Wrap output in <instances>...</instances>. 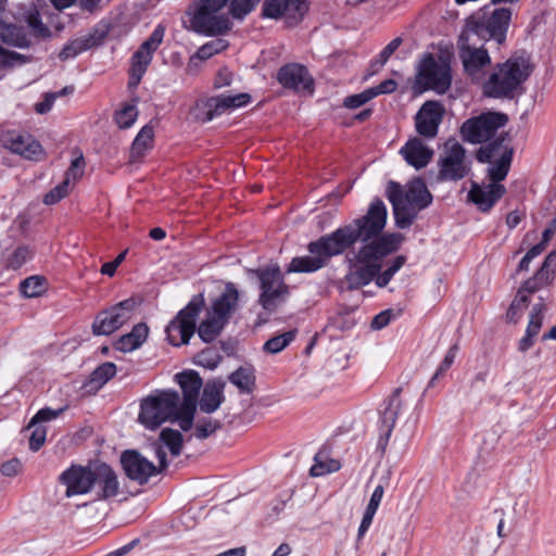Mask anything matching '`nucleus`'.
<instances>
[{
    "mask_svg": "<svg viewBox=\"0 0 556 556\" xmlns=\"http://www.w3.org/2000/svg\"><path fill=\"white\" fill-rule=\"evenodd\" d=\"M408 165L416 169L426 167L433 157V150L420 138L409 139L400 150Z\"/></svg>",
    "mask_w": 556,
    "mask_h": 556,
    "instance_id": "cd10ccee",
    "label": "nucleus"
},
{
    "mask_svg": "<svg viewBox=\"0 0 556 556\" xmlns=\"http://www.w3.org/2000/svg\"><path fill=\"white\" fill-rule=\"evenodd\" d=\"M229 381L242 393H250L255 386L254 371L248 367H240L229 376Z\"/></svg>",
    "mask_w": 556,
    "mask_h": 556,
    "instance_id": "ea45409f",
    "label": "nucleus"
},
{
    "mask_svg": "<svg viewBox=\"0 0 556 556\" xmlns=\"http://www.w3.org/2000/svg\"><path fill=\"white\" fill-rule=\"evenodd\" d=\"M164 447L168 450L172 456H178L182 448V434L178 430L170 428H165L161 431L159 441L154 444V452L161 468L167 467Z\"/></svg>",
    "mask_w": 556,
    "mask_h": 556,
    "instance_id": "7c9ffc66",
    "label": "nucleus"
},
{
    "mask_svg": "<svg viewBox=\"0 0 556 556\" xmlns=\"http://www.w3.org/2000/svg\"><path fill=\"white\" fill-rule=\"evenodd\" d=\"M22 294L26 298H37L47 291V282L43 277L30 276L20 285Z\"/></svg>",
    "mask_w": 556,
    "mask_h": 556,
    "instance_id": "37998d69",
    "label": "nucleus"
},
{
    "mask_svg": "<svg viewBox=\"0 0 556 556\" xmlns=\"http://www.w3.org/2000/svg\"><path fill=\"white\" fill-rule=\"evenodd\" d=\"M475 35L463 28L458 41V56L464 70H483L491 64V58L483 45L478 46Z\"/></svg>",
    "mask_w": 556,
    "mask_h": 556,
    "instance_id": "aec40b11",
    "label": "nucleus"
},
{
    "mask_svg": "<svg viewBox=\"0 0 556 556\" xmlns=\"http://www.w3.org/2000/svg\"><path fill=\"white\" fill-rule=\"evenodd\" d=\"M451 83V72H418L415 89L418 92L433 90L437 93H444L450 88Z\"/></svg>",
    "mask_w": 556,
    "mask_h": 556,
    "instance_id": "2f4dec72",
    "label": "nucleus"
},
{
    "mask_svg": "<svg viewBox=\"0 0 556 556\" xmlns=\"http://www.w3.org/2000/svg\"><path fill=\"white\" fill-rule=\"evenodd\" d=\"M63 412V408L61 409H51V408H42L37 412V414L31 418L29 422V427L35 426L38 422H46L55 419L61 413Z\"/></svg>",
    "mask_w": 556,
    "mask_h": 556,
    "instance_id": "13d9d810",
    "label": "nucleus"
},
{
    "mask_svg": "<svg viewBox=\"0 0 556 556\" xmlns=\"http://www.w3.org/2000/svg\"><path fill=\"white\" fill-rule=\"evenodd\" d=\"M110 31V25L105 23L97 24L88 34L72 39L64 45L59 52L62 61L71 60L89 49L99 47L103 43Z\"/></svg>",
    "mask_w": 556,
    "mask_h": 556,
    "instance_id": "4be33fe9",
    "label": "nucleus"
},
{
    "mask_svg": "<svg viewBox=\"0 0 556 556\" xmlns=\"http://www.w3.org/2000/svg\"><path fill=\"white\" fill-rule=\"evenodd\" d=\"M138 117V110L135 104H124L115 112V122L121 129L129 128Z\"/></svg>",
    "mask_w": 556,
    "mask_h": 556,
    "instance_id": "49530a36",
    "label": "nucleus"
},
{
    "mask_svg": "<svg viewBox=\"0 0 556 556\" xmlns=\"http://www.w3.org/2000/svg\"><path fill=\"white\" fill-rule=\"evenodd\" d=\"M305 11V0H264L262 15L273 20L295 14L302 17Z\"/></svg>",
    "mask_w": 556,
    "mask_h": 556,
    "instance_id": "c756f323",
    "label": "nucleus"
},
{
    "mask_svg": "<svg viewBox=\"0 0 556 556\" xmlns=\"http://www.w3.org/2000/svg\"><path fill=\"white\" fill-rule=\"evenodd\" d=\"M544 304L542 302L534 304L530 314V319L526 330V336L519 341V350L526 352L533 344V338L540 332L543 320Z\"/></svg>",
    "mask_w": 556,
    "mask_h": 556,
    "instance_id": "c9c22d12",
    "label": "nucleus"
},
{
    "mask_svg": "<svg viewBox=\"0 0 556 556\" xmlns=\"http://www.w3.org/2000/svg\"><path fill=\"white\" fill-rule=\"evenodd\" d=\"M253 101L249 92L226 90L219 94L201 98L191 106L190 116L200 123H208L223 115H230L247 108Z\"/></svg>",
    "mask_w": 556,
    "mask_h": 556,
    "instance_id": "423d86ee",
    "label": "nucleus"
},
{
    "mask_svg": "<svg viewBox=\"0 0 556 556\" xmlns=\"http://www.w3.org/2000/svg\"><path fill=\"white\" fill-rule=\"evenodd\" d=\"M0 141L4 149L26 160L40 161L45 157L42 146L29 134L7 130L1 135Z\"/></svg>",
    "mask_w": 556,
    "mask_h": 556,
    "instance_id": "412c9836",
    "label": "nucleus"
},
{
    "mask_svg": "<svg viewBox=\"0 0 556 556\" xmlns=\"http://www.w3.org/2000/svg\"><path fill=\"white\" fill-rule=\"evenodd\" d=\"M435 56L439 70H451L454 60V47L451 43L439 42Z\"/></svg>",
    "mask_w": 556,
    "mask_h": 556,
    "instance_id": "09e8293b",
    "label": "nucleus"
},
{
    "mask_svg": "<svg viewBox=\"0 0 556 556\" xmlns=\"http://www.w3.org/2000/svg\"><path fill=\"white\" fill-rule=\"evenodd\" d=\"M444 110L439 102L427 101L415 117L416 130L426 138H434L442 122Z\"/></svg>",
    "mask_w": 556,
    "mask_h": 556,
    "instance_id": "a878e982",
    "label": "nucleus"
},
{
    "mask_svg": "<svg viewBox=\"0 0 556 556\" xmlns=\"http://www.w3.org/2000/svg\"><path fill=\"white\" fill-rule=\"evenodd\" d=\"M342 241L331 232L311 242L307 247L309 255L294 257L288 266V273H313L323 268L332 256L345 251Z\"/></svg>",
    "mask_w": 556,
    "mask_h": 556,
    "instance_id": "9d476101",
    "label": "nucleus"
},
{
    "mask_svg": "<svg viewBox=\"0 0 556 556\" xmlns=\"http://www.w3.org/2000/svg\"><path fill=\"white\" fill-rule=\"evenodd\" d=\"M121 462L126 476L140 484L146 483L164 469L160 467V463L153 464L137 451H125Z\"/></svg>",
    "mask_w": 556,
    "mask_h": 556,
    "instance_id": "5701e85b",
    "label": "nucleus"
},
{
    "mask_svg": "<svg viewBox=\"0 0 556 556\" xmlns=\"http://www.w3.org/2000/svg\"><path fill=\"white\" fill-rule=\"evenodd\" d=\"M46 435L45 427H36L29 438V448L34 452L38 451L45 444Z\"/></svg>",
    "mask_w": 556,
    "mask_h": 556,
    "instance_id": "bf43d9fd",
    "label": "nucleus"
},
{
    "mask_svg": "<svg viewBox=\"0 0 556 556\" xmlns=\"http://www.w3.org/2000/svg\"><path fill=\"white\" fill-rule=\"evenodd\" d=\"M397 83L394 79H387L380 85L370 88L375 92V97L379 94L391 93L396 89Z\"/></svg>",
    "mask_w": 556,
    "mask_h": 556,
    "instance_id": "69168bd1",
    "label": "nucleus"
},
{
    "mask_svg": "<svg viewBox=\"0 0 556 556\" xmlns=\"http://www.w3.org/2000/svg\"><path fill=\"white\" fill-rule=\"evenodd\" d=\"M116 374V367L113 363H104L99 366L91 375V381L98 387H102Z\"/></svg>",
    "mask_w": 556,
    "mask_h": 556,
    "instance_id": "3c124183",
    "label": "nucleus"
},
{
    "mask_svg": "<svg viewBox=\"0 0 556 556\" xmlns=\"http://www.w3.org/2000/svg\"><path fill=\"white\" fill-rule=\"evenodd\" d=\"M510 20L509 8L495 9L489 15L484 10H479L466 18L464 28L479 40H494L497 45H503L506 41Z\"/></svg>",
    "mask_w": 556,
    "mask_h": 556,
    "instance_id": "1a4fd4ad",
    "label": "nucleus"
},
{
    "mask_svg": "<svg viewBox=\"0 0 556 556\" xmlns=\"http://www.w3.org/2000/svg\"><path fill=\"white\" fill-rule=\"evenodd\" d=\"M66 486L67 497L83 495L93 491V466H72L60 477Z\"/></svg>",
    "mask_w": 556,
    "mask_h": 556,
    "instance_id": "393cba45",
    "label": "nucleus"
},
{
    "mask_svg": "<svg viewBox=\"0 0 556 556\" xmlns=\"http://www.w3.org/2000/svg\"><path fill=\"white\" fill-rule=\"evenodd\" d=\"M389 200L393 205L396 226L404 229L413 224L420 210L431 203L432 197L421 179H414L405 190L399 186L391 190Z\"/></svg>",
    "mask_w": 556,
    "mask_h": 556,
    "instance_id": "20e7f679",
    "label": "nucleus"
},
{
    "mask_svg": "<svg viewBox=\"0 0 556 556\" xmlns=\"http://www.w3.org/2000/svg\"><path fill=\"white\" fill-rule=\"evenodd\" d=\"M22 463L17 458H12L2 464L0 472L5 477H16L22 471Z\"/></svg>",
    "mask_w": 556,
    "mask_h": 556,
    "instance_id": "052dcab7",
    "label": "nucleus"
},
{
    "mask_svg": "<svg viewBox=\"0 0 556 556\" xmlns=\"http://www.w3.org/2000/svg\"><path fill=\"white\" fill-rule=\"evenodd\" d=\"M149 328L144 324L136 325L132 330L122 336L114 344L115 349L128 353L138 349L148 338Z\"/></svg>",
    "mask_w": 556,
    "mask_h": 556,
    "instance_id": "f704fd0d",
    "label": "nucleus"
},
{
    "mask_svg": "<svg viewBox=\"0 0 556 556\" xmlns=\"http://www.w3.org/2000/svg\"><path fill=\"white\" fill-rule=\"evenodd\" d=\"M220 362L219 354L213 349H206L198 353L194 357V363L207 369H214Z\"/></svg>",
    "mask_w": 556,
    "mask_h": 556,
    "instance_id": "603ef678",
    "label": "nucleus"
},
{
    "mask_svg": "<svg viewBox=\"0 0 556 556\" xmlns=\"http://www.w3.org/2000/svg\"><path fill=\"white\" fill-rule=\"evenodd\" d=\"M154 129L150 125L143 126L137 134L130 150L131 162L139 161L153 147Z\"/></svg>",
    "mask_w": 556,
    "mask_h": 556,
    "instance_id": "e433bc0d",
    "label": "nucleus"
},
{
    "mask_svg": "<svg viewBox=\"0 0 556 556\" xmlns=\"http://www.w3.org/2000/svg\"><path fill=\"white\" fill-rule=\"evenodd\" d=\"M176 381L180 386L184 400L179 399L180 429L188 431L192 428L197 409V399L202 387V379L195 371H184L176 375Z\"/></svg>",
    "mask_w": 556,
    "mask_h": 556,
    "instance_id": "2eb2a0df",
    "label": "nucleus"
},
{
    "mask_svg": "<svg viewBox=\"0 0 556 556\" xmlns=\"http://www.w3.org/2000/svg\"><path fill=\"white\" fill-rule=\"evenodd\" d=\"M223 389V383L206 384L200 399V409L207 414L218 409L224 401Z\"/></svg>",
    "mask_w": 556,
    "mask_h": 556,
    "instance_id": "4c0bfd02",
    "label": "nucleus"
},
{
    "mask_svg": "<svg viewBox=\"0 0 556 556\" xmlns=\"http://www.w3.org/2000/svg\"><path fill=\"white\" fill-rule=\"evenodd\" d=\"M238 298L239 294L233 285L228 283L223 294L212 303L205 319L198 329L199 337L204 342H212L216 339L235 308Z\"/></svg>",
    "mask_w": 556,
    "mask_h": 556,
    "instance_id": "f8f14e48",
    "label": "nucleus"
},
{
    "mask_svg": "<svg viewBox=\"0 0 556 556\" xmlns=\"http://www.w3.org/2000/svg\"><path fill=\"white\" fill-rule=\"evenodd\" d=\"M506 123L507 116L503 113H483L465 122L462 126V135L471 143H480L489 140Z\"/></svg>",
    "mask_w": 556,
    "mask_h": 556,
    "instance_id": "6ab92c4d",
    "label": "nucleus"
},
{
    "mask_svg": "<svg viewBox=\"0 0 556 556\" xmlns=\"http://www.w3.org/2000/svg\"><path fill=\"white\" fill-rule=\"evenodd\" d=\"M219 426L220 425L217 420H200L195 427L194 435L201 440L206 439L207 437L213 434L219 428Z\"/></svg>",
    "mask_w": 556,
    "mask_h": 556,
    "instance_id": "4d7b16f0",
    "label": "nucleus"
},
{
    "mask_svg": "<svg viewBox=\"0 0 556 556\" xmlns=\"http://www.w3.org/2000/svg\"><path fill=\"white\" fill-rule=\"evenodd\" d=\"M375 98V92L370 88L364 90L361 93L351 94L343 101V106L346 109L355 110L369 102Z\"/></svg>",
    "mask_w": 556,
    "mask_h": 556,
    "instance_id": "864d4df0",
    "label": "nucleus"
},
{
    "mask_svg": "<svg viewBox=\"0 0 556 556\" xmlns=\"http://www.w3.org/2000/svg\"><path fill=\"white\" fill-rule=\"evenodd\" d=\"M230 3L231 0H197L190 18L192 29L206 36L228 33L232 27Z\"/></svg>",
    "mask_w": 556,
    "mask_h": 556,
    "instance_id": "39448f33",
    "label": "nucleus"
},
{
    "mask_svg": "<svg viewBox=\"0 0 556 556\" xmlns=\"http://www.w3.org/2000/svg\"><path fill=\"white\" fill-rule=\"evenodd\" d=\"M0 40L18 48H27L31 43L24 27L10 23H0Z\"/></svg>",
    "mask_w": 556,
    "mask_h": 556,
    "instance_id": "72a5a7b5",
    "label": "nucleus"
},
{
    "mask_svg": "<svg viewBox=\"0 0 556 556\" xmlns=\"http://www.w3.org/2000/svg\"><path fill=\"white\" fill-rule=\"evenodd\" d=\"M513 151L504 140L480 148L478 160L490 164L488 168L489 182L472 184L469 199L482 212H486L504 195L506 189L501 184L509 172Z\"/></svg>",
    "mask_w": 556,
    "mask_h": 556,
    "instance_id": "7ed1b4c3",
    "label": "nucleus"
},
{
    "mask_svg": "<svg viewBox=\"0 0 556 556\" xmlns=\"http://www.w3.org/2000/svg\"><path fill=\"white\" fill-rule=\"evenodd\" d=\"M535 64L526 50L516 51L506 62L498 63L494 70H532Z\"/></svg>",
    "mask_w": 556,
    "mask_h": 556,
    "instance_id": "a19ab883",
    "label": "nucleus"
},
{
    "mask_svg": "<svg viewBox=\"0 0 556 556\" xmlns=\"http://www.w3.org/2000/svg\"><path fill=\"white\" fill-rule=\"evenodd\" d=\"M397 420H403L407 431L412 433L417 422V416L413 403L401 399L399 394H394L390 397L381 414L383 438H381L380 442L383 446L387 445Z\"/></svg>",
    "mask_w": 556,
    "mask_h": 556,
    "instance_id": "4468645a",
    "label": "nucleus"
},
{
    "mask_svg": "<svg viewBox=\"0 0 556 556\" xmlns=\"http://www.w3.org/2000/svg\"><path fill=\"white\" fill-rule=\"evenodd\" d=\"M29 256V252L26 248L16 249L11 256V265L13 267H20L26 262Z\"/></svg>",
    "mask_w": 556,
    "mask_h": 556,
    "instance_id": "774afa93",
    "label": "nucleus"
},
{
    "mask_svg": "<svg viewBox=\"0 0 556 556\" xmlns=\"http://www.w3.org/2000/svg\"><path fill=\"white\" fill-rule=\"evenodd\" d=\"M165 35V27L157 25L152 34L141 43L138 50L132 54L131 63L132 70H146L153 58L154 52L163 42Z\"/></svg>",
    "mask_w": 556,
    "mask_h": 556,
    "instance_id": "c85d7f7f",
    "label": "nucleus"
},
{
    "mask_svg": "<svg viewBox=\"0 0 556 556\" xmlns=\"http://www.w3.org/2000/svg\"><path fill=\"white\" fill-rule=\"evenodd\" d=\"M25 20L34 37L46 39L51 36L50 28L43 24L40 13L37 9L34 8L29 10L26 13Z\"/></svg>",
    "mask_w": 556,
    "mask_h": 556,
    "instance_id": "79ce46f5",
    "label": "nucleus"
},
{
    "mask_svg": "<svg viewBox=\"0 0 556 556\" xmlns=\"http://www.w3.org/2000/svg\"><path fill=\"white\" fill-rule=\"evenodd\" d=\"M315 464L311 467L313 477H320L327 473L336 472L341 465L337 459L330 458L326 452H319L315 455Z\"/></svg>",
    "mask_w": 556,
    "mask_h": 556,
    "instance_id": "58836bf2",
    "label": "nucleus"
},
{
    "mask_svg": "<svg viewBox=\"0 0 556 556\" xmlns=\"http://www.w3.org/2000/svg\"><path fill=\"white\" fill-rule=\"evenodd\" d=\"M73 188L67 182L62 181L60 185L50 190L43 198V203L53 205L64 199Z\"/></svg>",
    "mask_w": 556,
    "mask_h": 556,
    "instance_id": "6e6d98bb",
    "label": "nucleus"
},
{
    "mask_svg": "<svg viewBox=\"0 0 556 556\" xmlns=\"http://www.w3.org/2000/svg\"><path fill=\"white\" fill-rule=\"evenodd\" d=\"M204 305L202 295L194 296L166 327L168 342L174 346L187 344L195 330V321Z\"/></svg>",
    "mask_w": 556,
    "mask_h": 556,
    "instance_id": "ddd939ff",
    "label": "nucleus"
},
{
    "mask_svg": "<svg viewBox=\"0 0 556 556\" xmlns=\"http://www.w3.org/2000/svg\"><path fill=\"white\" fill-rule=\"evenodd\" d=\"M262 293L260 304L266 311H275L283 303L289 295V288L283 282L280 269L277 266H270L260 271Z\"/></svg>",
    "mask_w": 556,
    "mask_h": 556,
    "instance_id": "dca6fc26",
    "label": "nucleus"
},
{
    "mask_svg": "<svg viewBox=\"0 0 556 556\" xmlns=\"http://www.w3.org/2000/svg\"><path fill=\"white\" fill-rule=\"evenodd\" d=\"M528 78V72H492L483 84V93L491 98L508 97Z\"/></svg>",
    "mask_w": 556,
    "mask_h": 556,
    "instance_id": "b1692460",
    "label": "nucleus"
},
{
    "mask_svg": "<svg viewBox=\"0 0 556 556\" xmlns=\"http://www.w3.org/2000/svg\"><path fill=\"white\" fill-rule=\"evenodd\" d=\"M383 494H384L383 486L380 484L377 485L370 496V500H369V503H368L366 509L377 511V509L382 501Z\"/></svg>",
    "mask_w": 556,
    "mask_h": 556,
    "instance_id": "0e129e2a",
    "label": "nucleus"
},
{
    "mask_svg": "<svg viewBox=\"0 0 556 556\" xmlns=\"http://www.w3.org/2000/svg\"><path fill=\"white\" fill-rule=\"evenodd\" d=\"M276 79L285 88L295 91H313L314 81L308 72H277Z\"/></svg>",
    "mask_w": 556,
    "mask_h": 556,
    "instance_id": "473e14b6",
    "label": "nucleus"
},
{
    "mask_svg": "<svg viewBox=\"0 0 556 556\" xmlns=\"http://www.w3.org/2000/svg\"><path fill=\"white\" fill-rule=\"evenodd\" d=\"M228 43L224 39H216L211 42L203 45L198 51L197 56L201 60H206L213 56L214 54L225 50Z\"/></svg>",
    "mask_w": 556,
    "mask_h": 556,
    "instance_id": "5fc2aeb1",
    "label": "nucleus"
},
{
    "mask_svg": "<svg viewBox=\"0 0 556 556\" xmlns=\"http://www.w3.org/2000/svg\"><path fill=\"white\" fill-rule=\"evenodd\" d=\"M440 177L446 180H458L469 172V161L465 149L455 139H448L444 143L443 152L439 159Z\"/></svg>",
    "mask_w": 556,
    "mask_h": 556,
    "instance_id": "a211bd4d",
    "label": "nucleus"
},
{
    "mask_svg": "<svg viewBox=\"0 0 556 556\" xmlns=\"http://www.w3.org/2000/svg\"><path fill=\"white\" fill-rule=\"evenodd\" d=\"M404 236L391 232L378 238H363L362 245L349 257V273L345 280L351 289L368 285L381 270L383 258L397 251Z\"/></svg>",
    "mask_w": 556,
    "mask_h": 556,
    "instance_id": "f257e3e1",
    "label": "nucleus"
},
{
    "mask_svg": "<svg viewBox=\"0 0 556 556\" xmlns=\"http://www.w3.org/2000/svg\"><path fill=\"white\" fill-rule=\"evenodd\" d=\"M179 394L162 391L147 396L141 402L139 422L149 430L157 429L165 421H177L180 426Z\"/></svg>",
    "mask_w": 556,
    "mask_h": 556,
    "instance_id": "6e6552de",
    "label": "nucleus"
},
{
    "mask_svg": "<svg viewBox=\"0 0 556 556\" xmlns=\"http://www.w3.org/2000/svg\"><path fill=\"white\" fill-rule=\"evenodd\" d=\"M136 302L127 299L100 312L92 323L93 334L109 336L118 330L132 318Z\"/></svg>",
    "mask_w": 556,
    "mask_h": 556,
    "instance_id": "f3484780",
    "label": "nucleus"
},
{
    "mask_svg": "<svg viewBox=\"0 0 556 556\" xmlns=\"http://www.w3.org/2000/svg\"><path fill=\"white\" fill-rule=\"evenodd\" d=\"M404 236L391 232L378 238H363L362 245L349 257V273L345 280L351 289L368 285L381 270L383 258L397 251Z\"/></svg>",
    "mask_w": 556,
    "mask_h": 556,
    "instance_id": "f03ea898",
    "label": "nucleus"
},
{
    "mask_svg": "<svg viewBox=\"0 0 556 556\" xmlns=\"http://www.w3.org/2000/svg\"><path fill=\"white\" fill-rule=\"evenodd\" d=\"M261 0H231L230 12L236 20H243L251 13Z\"/></svg>",
    "mask_w": 556,
    "mask_h": 556,
    "instance_id": "8fccbe9b",
    "label": "nucleus"
},
{
    "mask_svg": "<svg viewBox=\"0 0 556 556\" xmlns=\"http://www.w3.org/2000/svg\"><path fill=\"white\" fill-rule=\"evenodd\" d=\"M93 490L100 500H106L118 494L117 475L110 466L105 464L93 465Z\"/></svg>",
    "mask_w": 556,
    "mask_h": 556,
    "instance_id": "bb28decb",
    "label": "nucleus"
},
{
    "mask_svg": "<svg viewBox=\"0 0 556 556\" xmlns=\"http://www.w3.org/2000/svg\"><path fill=\"white\" fill-rule=\"evenodd\" d=\"M417 70H439L434 54L426 52L422 54Z\"/></svg>",
    "mask_w": 556,
    "mask_h": 556,
    "instance_id": "338daca9",
    "label": "nucleus"
},
{
    "mask_svg": "<svg viewBox=\"0 0 556 556\" xmlns=\"http://www.w3.org/2000/svg\"><path fill=\"white\" fill-rule=\"evenodd\" d=\"M387 207L381 200H375L363 217L354 219L351 224L334 230V235L342 241L344 250L352 247L359 238L372 239L380 237L387 224Z\"/></svg>",
    "mask_w": 556,
    "mask_h": 556,
    "instance_id": "0eeeda50",
    "label": "nucleus"
},
{
    "mask_svg": "<svg viewBox=\"0 0 556 556\" xmlns=\"http://www.w3.org/2000/svg\"><path fill=\"white\" fill-rule=\"evenodd\" d=\"M73 92H74V87L66 86L63 89H61L60 91L46 93L43 96V99L41 101H38L35 104L36 113L41 114V115L47 114L48 112L51 111V109L53 108V104L58 98L72 94Z\"/></svg>",
    "mask_w": 556,
    "mask_h": 556,
    "instance_id": "c03bdc74",
    "label": "nucleus"
},
{
    "mask_svg": "<svg viewBox=\"0 0 556 556\" xmlns=\"http://www.w3.org/2000/svg\"><path fill=\"white\" fill-rule=\"evenodd\" d=\"M295 338V331H288L276 336L264 343V351L269 354H277L285 350Z\"/></svg>",
    "mask_w": 556,
    "mask_h": 556,
    "instance_id": "a18cd8bd",
    "label": "nucleus"
},
{
    "mask_svg": "<svg viewBox=\"0 0 556 556\" xmlns=\"http://www.w3.org/2000/svg\"><path fill=\"white\" fill-rule=\"evenodd\" d=\"M392 317L391 311H383L376 315L371 321V328L376 330H380L383 327H386L390 321Z\"/></svg>",
    "mask_w": 556,
    "mask_h": 556,
    "instance_id": "e2e57ef3",
    "label": "nucleus"
},
{
    "mask_svg": "<svg viewBox=\"0 0 556 556\" xmlns=\"http://www.w3.org/2000/svg\"><path fill=\"white\" fill-rule=\"evenodd\" d=\"M85 159L83 154H78L71 163V166L65 173L64 182H67L70 187H74V185L83 177L85 172Z\"/></svg>",
    "mask_w": 556,
    "mask_h": 556,
    "instance_id": "de8ad7c7",
    "label": "nucleus"
},
{
    "mask_svg": "<svg viewBox=\"0 0 556 556\" xmlns=\"http://www.w3.org/2000/svg\"><path fill=\"white\" fill-rule=\"evenodd\" d=\"M555 274L556 252H551L545 257L541 268L535 273V275L525 281L522 287L518 290L517 295L508 308L507 319L511 323H517L522 316L525 309L528 307L529 296L541 288L552 283Z\"/></svg>",
    "mask_w": 556,
    "mask_h": 556,
    "instance_id": "9b49d317",
    "label": "nucleus"
},
{
    "mask_svg": "<svg viewBox=\"0 0 556 556\" xmlns=\"http://www.w3.org/2000/svg\"><path fill=\"white\" fill-rule=\"evenodd\" d=\"M237 81H239V78L232 72H218L214 86L215 88L232 87Z\"/></svg>",
    "mask_w": 556,
    "mask_h": 556,
    "instance_id": "680f3d73",
    "label": "nucleus"
}]
</instances>
